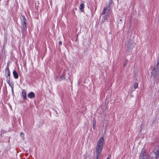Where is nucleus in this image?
<instances>
[{"label":"nucleus","mask_w":159,"mask_h":159,"mask_svg":"<svg viewBox=\"0 0 159 159\" xmlns=\"http://www.w3.org/2000/svg\"><path fill=\"white\" fill-rule=\"evenodd\" d=\"M151 76H153L154 81L157 83L159 81V61H157L156 66L151 72Z\"/></svg>","instance_id":"nucleus-1"},{"label":"nucleus","mask_w":159,"mask_h":159,"mask_svg":"<svg viewBox=\"0 0 159 159\" xmlns=\"http://www.w3.org/2000/svg\"><path fill=\"white\" fill-rule=\"evenodd\" d=\"M104 139L102 137L100 138L98 140L96 147V153H101L102 151Z\"/></svg>","instance_id":"nucleus-2"},{"label":"nucleus","mask_w":159,"mask_h":159,"mask_svg":"<svg viewBox=\"0 0 159 159\" xmlns=\"http://www.w3.org/2000/svg\"><path fill=\"white\" fill-rule=\"evenodd\" d=\"M125 44L128 48V50H130L133 48L134 45L133 41L128 38H127L126 39Z\"/></svg>","instance_id":"nucleus-3"},{"label":"nucleus","mask_w":159,"mask_h":159,"mask_svg":"<svg viewBox=\"0 0 159 159\" xmlns=\"http://www.w3.org/2000/svg\"><path fill=\"white\" fill-rule=\"evenodd\" d=\"M20 19L21 21V27L22 29V30L24 32V31L27 29L26 23V19L25 17L23 16H21Z\"/></svg>","instance_id":"nucleus-4"},{"label":"nucleus","mask_w":159,"mask_h":159,"mask_svg":"<svg viewBox=\"0 0 159 159\" xmlns=\"http://www.w3.org/2000/svg\"><path fill=\"white\" fill-rule=\"evenodd\" d=\"M9 67V65L7 64L5 70L6 77L7 78V81L8 82L10 79V72Z\"/></svg>","instance_id":"nucleus-5"},{"label":"nucleus","mask_w":159,"mask_h":159,"mask_svg":"<svg viewBox=\"0 0 159 159\" xmlns=\"http://www.w3.org/2000/svg\"><path fill=\"white\" fill-rule=\"evenodd\" d=\"M139 159H148L145 152V150L143 149L140 154Z\"/></svg>","instance_id":"nucleus-6"},{"label":"nucleus","mask_w":159,"mask_h":159,"mask_svg":"<svg viewBox=\"0 0 159 159\" xmlns=\"http://www.w3.org/2000/svg\"><path fill=\"white\" fill-rule=\"evenodd\" d=\"M110 12V9L107 8V7H104L102 13V15H104L105 14L106 15H109Z\"/></svg>","instance_id":"nucleus-7"},{"label":"nucleus","mask_w":159,"mask_h":159,"mask_svg":"<svg viewBox=\"0 0 159 159\" xmlns=\"http://www.w3.org/2000/svg\"><path fill=\"white\" fill-rule=\"evenodd\" d=\"M28 97L31 99L34 98L35 97V95L34 92H31L28 93Z\"/></svg>","instance_id":"nucleus-8"},{"label":"nucleus","mask_w":159,"mask_h":159,"mask_svg":"<svg viewBox=\"0 0 159 159\" xmlns=\"http://www.w3.org/2000/svg\"><path fill=\"white\" fill-rule=\"evenodd\" d=\"M22 97L24 100L27 99L26 93L24 90H23L22 91Z\"/></svg>","instance_id":"nucleus-9"},{"label":"nucleus","mask_w":159,"mask_h":159,"mask_svg":"<svg viewBox=\"0 0 159 159\" xmlns=\"http://www.w3.org/2000/svg\"><path fill=\"white\" fill-rule=\"evenodd\" d=\"M112 0H109L108 4V5L106 6V7H107V8L110 9L112 6Z\"/></svg>","instance_id":"nucleus-10"},{"label":"nucleus","mask_w":159,"mask_h":159,"mask_svg":"<svg viewBox=\"0 0 159 159\" xmlns=\"http://www.w3.org/2000/svg\"><path fill=\"white\" fill-rule=\"evenodd\" d=\"M13 74L14 78L16 79H17L18 78V75L17 72L14 70L13 72Z\"/></svg>","instance_id":"nucleus-11"},{"label":"nucleus","mask_w":159,"mask_h":159,"mask_svg":"<svg viewBox=\"0 0 159 159\" xmlns=\"http://www.w3.org/2000/svg\"><path fill=\"white\" fill-rule=\"evenodd\" d=\"M84 4L83 3L81 4L80 7L79 9L81 12L84 11Z\"/></svg>","instance_id":"nucleus-12"},{"label":"nucleus","mask_w":159,"mask_h":159,"mask_svg":"<svg viewBox=\"0 0 159 159\" xmlns=\"http://www.w3.org/2000/svg\"><path fill=\"white\" fill-rule=\"evenodd\" d=\"M109 15H106L105 16H103L102 18V20H103V21H107L108 20V17H109Z\"/></svg>","instance_id":"nucleus-13"},{"label":"nucleus","mask_w":159,"mask_h":159,"mask_svg":"<svg viewBox=\"0 0 159 159\" xmlns=\"http://www.w3.org/2000/svg\"><path fill=\"white\" fill-rule=\"evenodd\" d=\"M93 129H95V126L96 124V121L95 119L94 118H93Z\"/></svg>","instance_id":"nucleus-14"},{"label":"nucleus","mask_w":159,"mask_h":159,"mask_svg":"<svg viewBox=\"0 0 159 159\" xmlns=\"http://www.w3.org/2000/svg\"><path fill=\"white\" fill-rule=\"evenodd\" d=\"M101 153H96V158L97 159H100Z\"/></svg>","instance_id":"nucleus-15"},{"label":"nucleus","mask_w":159,"mask_h":159,"mask_svg":"<svg viewBox=\"0 0 159 159\" xmlns=\"http://www.w3.org/2000/svg\"><path fill=\"white\" fill-rule=\"evenodd\" d=\"M7 82L8 83V84H9V85L11 86V87L12 88V90H13V88L14 87L13 84H12V83H10V80H9V82Z\"/></svg>","instance_id":"nucleus-16"},{"label":"nucleus","mask_w":159,"mask_h":159,"mask_svg":"<svg viewBox=\"0 0 159 159\" xmlns=\"http://www.w3.org/2000/svg\"><path fill=\"white\" fill-rule=\"evenodd\" d=\"M138 83H136V82L134 84V88L135 89H136L137 88H138Z\"/></svg>","instance_id":"nucleus-17"},{"label":"nucleus","mask_w":159,"mask_h":159,"mask_svg":"<svg viewBox=\"0 0 159 159\" xmlns=\"http://www.w3.org/2000/svg\"><path fill=\"white\" fill-rule=\"evenodd\" d=\"M62 44V42L61 41H60L59 42V45H61Z\"/></svg>","instance_id":"nucleus-18"},{"label":"nucleus","mask_w":159,"mask_h":159,"mask_svg":"<svg viewBox=\"0 0 159 159\" xmlns=\"http://www.w3.org/2000/svg\"><path fill=\"white\" fill-rule=\"evenodd\" d=\"M110 157H111V155H109L108 156V158L107 159H110Z\"/></svg>","instance_id":"nucleus-19"},{"label":"nucleus","mask_w":159,"mask_h":159,"mask_svg":"<svg viewBox=\"0 0 159 159\" xmlns=\"http://www.w3.org/2000/svg\"><path fill=\"white\" fill-rule=\"evenodd\" d=\"M20 136H22V135H24V134H23V133L22 132H21L20 133Z\"/></svg>","instance_id":"nucleus-20"},{"label":"nucleus","mask_w":159,"mask_h":159,"mask_svg":"<svg viewBox=\"0 0 159 159\" xmlns=\"http://www.w3.org/2000/svg\"><path fill=\"white\" fill-rule=\"evenodd\" d=\"M124 66H126V63H125V62H124Z\"/></svg>","instance_id":"nucleus-21"},{"label":"nucleus","mask_w":159,"mask_h":159,"mask_svg":"<svg viewBox=\"0 0 159 159\" xmlns=\"http://www.w3.org/2000/svg\"><path fill=\"white\" fill-rule=\"evenodd\" d=\"M120 20V21H122V20H121V19H120V20Z\"/></svg>","instance_id":"nucleus-22"},{"label":"nucleus","mask_w":159,"mask_h":159,"mask_svg":"<svg viewBox=\"0 0 159 159\" xmlns=\"http://www.w3.org/2000/svg\"><path fill=\"white\" fill-rule=\"evenodd\" d=\"M96 159H97V158H96Z\"/></svg>","instance_id":"nucleus-23"},{"label":"nucleus","mask_w":159,"mask_h":159,"mask_svg":"<svg viewBox=\"0 0 159 159\" xmlns=\"http://www.w3.org/2000/svg\"><path fill=\"white\" fill-rule=\"evenodd\" d=\"M62 159H64L63 158Z\"/></svg>","instance_id":"nucleus-24"}]
</instances>
